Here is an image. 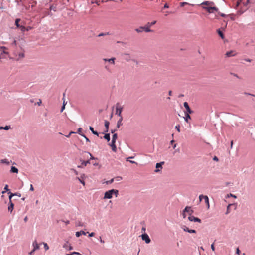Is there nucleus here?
Returning a JSON list of instances; mask_svg holds the SVG:
<instances>
[{
  "mask_svg": "<svg viewBox=\"0 0 255 255\" xmlns=\"http://www.w3.org/2000/svg\"><path fill=\"white\" fill-rule=\"evenodd\" d=\"M13 58L16 60L19 61L25 57V50L21 46L16 47L15 49L13 52Z\"/></svg>",
  "mask_w": 255,
  "mask_h": 255,
  "instance_id": "obj_1",
  "label": "nucleus"
},
{
  "mask_svg": "<svg viewBox=\"0 0 255 255\" xmlns=\"http://www.w3.org/2000/svg\"><path fill=\"white\" fill-rule=\"evenodd\" d=\"M114 195L116 197H118L119 195V191L117 189H111L109 190L104 193V196L103 197L104 199H111L113 197V195Z\"/></svg>",
  "mask_w": 255,
  "mask_h": 255,
  "instance_id": "obj_2",
  "label": "nucleus"
},
{
  "mask_svg": "<svg viewBox=\"0 0 255 255\" xmlns=\"http://www.w3.org/2000/svg\"><path fill=\"white\" fill-rule=\"evenodd\" d=\"M203 9L206 10L209 13H212L215 11L217 12L218 11V8L215 6V5L211 6H203Z\"/></svg>",
  "mask_w": 255,
  "mask_h": 255,
  "instance_id": "obj_3",
  "label": "nucleus"
},
{
  "mask_svg": "<svg viewBox=\"0 0 255 255\" xmlns=\"http://www.w3.org/2000/svg\"><path fill=\"white\" fill-rule=\"evenodd\" d=\"M8 193L10 194V195L9 196V205L8 207V210L9 211L11 212L12 211V210H13V208H14V204H13V203H12V202L11 201V198L12 196H13L14 195H17V194H13V193H11L10 192H9Z\"/></svg>",
  "mask_w": 255,
  "mask_h": 255,
  "instance_id": "obj_4",
  "label": "nucleus"
},
{
  "mask_svg": "<svg viewBox=\"0 0 255 255\" xmlns=\"http://www.w3.org/2000/svg\"><path fill=\"white\" fill-rule=\"evenodd\" d=\"M123 110V108L121 107L119 104H117L116 107V114L118 115L119 117L122 116V112Z\"/></svg>",
  "mask_w": 255,
  "mask_h": 255,
  "instance_id": "obj_5",
  "label": "nucleus"
},
{
  "mask_svg": "<svg viewBox=\"0 0 255 255\" xmlns=\"http://www.w3.org/2000/svg\"><path fill=\"white\" fill-rule=\"evenodd\" d=\"M116 60V58L115 57H112L110 59L107 58H103V61L106 62H108L109 64L112 65H115V61Z\"/></svg>",
  "mask_w": 255,
  "mask_h": 255,
  "instance_id": "obj_6",
  "label": "nucleus"
},
{
  "mask_svg": "<svg viewBox=\"0 0 255 255\" xmlns=\"http://www.w3.org/2000/svg\"><path fill=\"white\" fill-rule=\"evenodd\" d=\"M200 5L203 7V6H214V5H215V3L212 1H206L202 2Z\"/></svg>",
  "mask_w": 255,
  "mask_h": 255,
  "instance_id": "obj_7",
  "label": "nucleus"
},
{
  "mask_svg": "<svg viewBox=\"0 0 255 255\" xmlns=\"http://www.w3.org/2000/svg\"><path fill=\"white\" fill-rule=\"evenodd\" d=\"M142 239L145 241V243L148 244L150 242L151 240L148 235L147 234H144L141 235Z\"/></svg>",
  "mask_w": 255,
  "mask_h": 255,
  "instance_id": "obj_8",
  "label": "nucleus"
},
{
  "mask_svg": "<svg viewBox=\"0 0 255 255\" xmlns=\"http://www.w3.org/2000/svg\"><path fill=\"white\" fill-rule=\"evenodd\" d=\"M188 219L189 221H194V222H199V223H201V220L197 218V217H195L192 215L191 216H189L188 217Z\"/></svg>",
  "mask_w": 255,
  "mask_h": 255,
  "instance_id": "obj_9",
  "label": "nucleus"
},
{
  "mask_svg": "<svg viewBox=\"0 0 255 255\" xmlns=\"http://www.w3.org/2000/svg\"><path fill=\"white\" fill-rule=\"evenodd\" d=\"M86 178V176L84 174L81 175L80 177H77L76 179H78L80 183H81L84 186L85 185V183L84 181L85 178Z\"/></svg>",
  "mask_w": 255,
  "mask_h": 255,
  "instance_id": "obj_10",
  "label": "nucleus"
},
{
  "mask_svg": "<svg viewBox=\"0 0 255 255\" xmlns=\"http://www.w3.org/2000/svg\"><path fill=\"white\" fill-rule=\"evenodd\" d=\"M184 105V107L185 108L186 111H187V113H189V114H191L193 113V111L190 109L189 105H188V104L187 102H185L183 104Z\"/></svg>",
  "mask_w": 255,
  "mask_h": 255,
  "instance_id": "obj_11",
  "label": "nucleus"
},
{
  "mask_svg": "<svg viewBox=\"0 0 255 255\" xmlns=\"http://www.w3.org/2000/svg\"><path fill=\"white\" fill-rule=\"evenodd\" d=\"M7 48L4 46H0V52H1L0 54L2 56L3 54H8V52L6 51Z\"/></svg>",
  "mask_w": 255,
  "mask_h": 255,
  "instance_id": "obj_12",
  "label": "nucleus"
},
{
  "mask_svg": "<svg viewBox=\"0 0 255 255\" xmlns=\"http://www.w3.org/2000/svg\"><path fill=\"white\" fill-rule=\"evenodd\" d=\"M184 212H187L189 214V216H191V214L193 213V211L190 207L186 206L183 210Z\"/></svg>",
  "mask_w": 255,
  "mask_h": 255,
  "instance_id": "obj_13",
  "label": "nucleus"
},
{
  "mask_svg": "<svg viewBox=\"0 0 255 255\" xmlns=\"http://www.w3.org/2000/svg\"><path fill=\"white\" fill-rule=\"evenodd\" d=\"M116 141L112 140V142L109 144V145L112 147V149L114 152H116L117 147L115 144Z\"/></svg>",
  "mask_w": 255,
  "mask_h": 255,
  "instance_id": "obj_14",
  "label": "nucleus"
},
{
  "mask_svg": "<svg viewBox=\"0 0 255 255\" xmlns=\"http://www.w3.org/2000/svg\"><path fill=\"white\" fill-rule=\"evenodd\" d=\"M164 164V162H161L160 163H157L156 164V169L155 170V172H158L160 171L159 168H162V165Z\"/></svg>",
  "mask_w": 255,
  "mask_h": 255,
  "instance_id": "obj_15",
  "label": "nucleus"
},
{
  "mask_svg": "<svg viewBox=\"0 0 255 255\" xmlns=\"http://www.w3.org/2000/svg\"><path fill=\"white\" fill-rule=\"evenodd\" d=\"M20 29L21 31L24 32L25 31H29L32 29V27L28 26L27 27H25L24 26H21L20 27Z\"/></svg>",
  "mask_w": 255,
  "mask_h": 255,
  "instance_id": "obj_16",
  "label": "nucleus"
},
{
  "mask_svg": "<svg viewBox=\"0 0 255 255\" xmlns=\"http://www.w3.org/2000/svg\"><path fill=\"white\" fill-rule=\"evenodd\" d=\"M236 55V53L234 51H228L226 53V55L227 57L234 56Z\"/></svg>",
  "mask_w": 255,
  "mask_h": 255,
  "instance_id": "obj_17",
  "label": "nucleus"
},
{
  "mask_svg": "<svg viewBox=\"0 0 255 255\" xmlns=\"http://www.w3.org/2000/svg\"><path fill=\"white\" fill-rule=\"evenodd\" d=\"M63 248L67 249V250H71L73 249V247L72 246H71L69 244H68V243L65 244L63 245Z\"/></svg>",
  "mask_w": 255,
  "mask_h": 255,
  "instance_id": "obj_18",
  "label": "nucleus"
},
{
  "mask_svg": "<svg viewBox=\"0 0 255 255\" xmlns=\"http://www.w3.org/2000/svg\"><path fill=\"white\" fill-rule=\"evenodd\" d=\"M122 121H123V117L121 116V117H120V118L117 122V128H119V127L123 125Z\"/></svg>",
  "mask_w": 255,
  "mask_h": 255,
  "instance_id": "obj_19",
  "label": "nucleus"
},
{
  "mask_svg": "<svg viewBox=\"0 0 255 255\" xmlns=\"http://www.w3.org/2000/svg\"><path fill=\"white\" fill-rule=\"evenodd\" d=\"M104 125H105V127L106 128V129L104 131L105 132H107L109 130V127L110 123L108 121L105 120Z\"/></svg>",
  "mask_w": 255,
  "mask_h": 255,
  "instance_id": "obj_20",
  "label": "nucleus"
},
{
  "mask_svg": "<svg viewBox=\"0 0 255 255\" xmlns=\"http://www.w3.org/2000/svg\"><path fill=\"white\" fill-rule=\"evenodd\" d=\"M204 201L205 203L206 204L207 208L209 209L210 207V204H209V198L207 196H205L204 197Z\"/></svg>",
  "mask_w": 255,
  "mask_h": 255,
  "instance_id": "obj_21",
  "label": "nucleus"
},
{
  "mask_svg": "<svg viewBox=\"0 0 255 255\" xmlns=\"http://www.w3.org/2000/svg\"><path fill=\"white\" fill-rule=\"evenodd\" d=\"M86 233L83 231H80L79 232H76L75 233V235L77 237H80L81 235H85Z\"/></svg>",
  "mask_w": 255,
  "mask_h": 255,
  "instance_id": "obj_22",
  "label": "nucleus"
},
{
  "mask_svg": "<svg viewBox=\"0 0 255 255\" xmlns=\"http://www.w3.org/2000/svg\"><path fill=\"white\" fill-rule=\"evenodd\" d=\"M33 248H34L33 249L35 250H38L39 248V246L38 244L37 243V242L36 241L33 242Z\"/></svg>",
  "mask_w": 255,
  "mask_h": 255,
  "instance_id": "obj_23",
  "label": "nucleus"
},
{
  "mask_svg": "<svg viewBox=\"0 0 255 255\" xmlns=\"http://www.w3.org/2000/svg\"><path fill=\"white\" fill-rule=\"evenodd\" d=\"M10 172L12 173H17L18 172V169L14 166H12L11 167Z\"/></svg>",
  "mask_w": 255,
  "mask_h": 255,
  "instance_id": "obj_24",
  "label": "nucleus"
},
{
  "mask_svg": "<svg viewBox=\"0 0 255 255\" xmlns=\"http://www.w3.org/2000/svg\"><path fill=\"white\" fill-rule=\"evenodd\" d=\"M143 30H144L146 32H151V30L150 29V27L146 24L145 26H143Z\"/></svg>",
  "mask_w": 255,
  "mask_h": 255,
  "instance_id": "obj_25",
  "label": "nucleus"
},
{
  "mask_svg": "<svg viewBox=\"0 0 255 255\" xmlns=\"http://www.w3.org/2000/svg\"><path fill=\"white\" fill-rule=\"evenodd\" d=\"M89 129H90V130L91 131V132H92L94 134H95V135H96L98 136V135H99L98 133L96 131H95V130H94V128H93V127H89Z\"/></svg>",
  "mask_w": 255,
  "mask_h": 255,
  "instance_id": "obj_26",
  "label": "nucleus"
},
{
  "mask_svg": "<svg viewBox=\"0 0 255 255\" xmlns=\"http://www.w3.org/2000/svg\"><path fill=\"white\" fill-rule=\"evenodd\" d=\"M189 113L185 114V120L186 122H188V120L191 119V117Z\"/></svg>",
  "mask_w": 255,
  "mask_h": 255,
  "instance_id": "obj_27",
  "label": "nucleus"
},
{
  "mask_svg": "<svg viewBox=\"0 0 255 255\" xmlns=\"http://www.w3.org/2000/svg\"><path fill=\"white\" fill-rule=\"evenodd\" d=\"M10 126H6L5 127H0V129L1 130V129H4V130H9L10 128Z\"/></svg>",
  "mask_w": 255,
  "mask_h": 255,
  "instance_id": "obj_28",
  "label": "nucleus"
},
{
  "mask_svg": "<svg viewBox=\"0 0 255 255\" xmlns=\"http://www.w3.org/2000/svg\"><path fill=\"white\" fill-rule=\"evenodd\" d=\"M185 5H192V6H194V4H189V3H188L187 2H180V5L181 7H183Z\"/></svg>",
  "mask_w": 255,
  "mask_h": 255,
  "instance_id": "obj_29",
  "label": "nucleus"
},
{
  "mask_svg": "<svg viewBox=\"0 0 255 255\" xmlns=\"http://www.w3.org/2000/svg\"><path fill=\"white\" fill-rule=\"evenodd\" d=\"M104 138L107 140L108 141H109L110 140V136L109 133H106L105 134Z\"/></svg>",
  "mask_w": 255,
  "mask_h": 255,
  "instance_id": "obj_30",
  "label": "nucleus"
},
{
  "mask_svg": "<svg viewBox=\"0 0 255 255\" xmlns=\"http://www.w3.org/2000/svg\"><path fill=\"white\" fill-rule=\"evenodd\" d=\"M90 160L87 161H83L82 163V165H83V166H86L88 164H90Z\"/></svg>",
  "mask_w": 255,
  "mask_h": 255,
  "instance_id": "obj_31",
  "label": "nucleus"
},
{
  "mask_svg": "<svg viewBox=\"0 0 255 255\" xmlns=\"http://www.w3.org/2000/svg\"><path fill=\"white\" fill-rule=\"evenodd\" d=\"M20 21V19L17 18L15 20V25L17 26V27L19 28H20V27L22 26V25H20V24H19V22Z\"/></svg>",
  "mask_w": 255,
  "mask_h": 255,
  "instance_id": "obj_32",
  "label": "nucleus"
},
{
  "mask_svg": "<svg viewBox=\"0 0 255 255\" xmlns=\"http://www.w3.org/2000/svg\"><path fill=\"white\" fill-rule=\"evenodd\" d=\"M135 30L138 33H140L143 31V26H141L138 28H136L135 29Z\"/></svg>",
  "mask_w": 255,
  "mask_h": 255,
  "instance_id": "obj_33",
  "label": "nucleus"
},
{
  "mask_svg": "<svg viewBox=\"0 0 255 255\" xmlns=\"http://www.w3.org/2000/svg\"><path fill=\"white\" fill-rule=\"evenodd\" d=\"M234 205V204H229L228 206H227V211H226V214H228L230 213V207L231 206H233Z\"/></svg>",
  "mask_w": 255,
  "mask_h": 255,
  "instance_id": "obj_34",
  "label": "nucleus"
},
{
  "mask_svg": "<svg viewBox=\"0 0 255 255\" xmlns=\"http://www.w3.org/2000/svg\"><path fill=\"white\" fill-rule=\"evenodd\" d=\"M156 23V21H154L152 22H148L146 25H147V26L148 27H149L150 28L153 25H154L155 23Z\"/></svg>",
  "mask_w": 255,
  "mask_h": 255,
  "instance_id": "obj_35",
  "label": "nucleus"
},
{
  "mask_svg": "<svg viewBox=\"0 0 255 255\" xmlns=\"http://www.w3.org/2000/svg\"><path fill=\"white\" fill-rule=\"evenodd\" d=\"M66 255H81V254L78 252H73L71 254H67Z\"/></svg>",
  "mask_w": 255,
  "mask_h": 255,
  "instance_id": "obj_36",
  "label": "nucleus"
},
{
  "mask_svg": "<svg viewBox=\"0 0 255 255\" xmlns=\"http://www.w3.org/2000/svg\"><path fill=\"white\" fill-rule=\"evenodd\" d=\"M118 138V135L117 133H114L112 136V140L116 141Z\"/></svg>",
  "mask_w": 255,
  "mask_h": 255,
  "instance_id": "obj_37",
  "label": "nucleus"
},
{
  "mask_svg": "<svg viewBox=\"0 0 255 255\" xmlns=\"http://www.w3.org/2000/svg\"><path fill=\"white\" fill-rule=\"evenodd\" d=\"M11 46H15V47H17V42H16V40L14 39L13 41L11 44Z\"/></svg>",
  "mask_w": 255,
  "mask_h": 255,
  "instance_id": "obj_38",
  "label": "nucleus"
},
{
  "mask_svg": "<svg viewBox=\"0 0 255 255\" xmlns=\"http://www.w3.org/2000/svg\"><path fill=\"white\" fill-rule=\"evenodd\" d=\"M109 32H107V33H100L99 35H98V37H101V36H106V35H109Z\"/></svg>",
  "mask_w": 255,
  "mask_h": 255,
  "instance_id": "obj_39",
  "label": "nucleus"
},
{
  "mask_svg": "<svg viewBox=\"0 0 255 255\" xmlns=\"http://www.w3.org/2000/svg\"><path fill=\"white\" fill-rule=\"evenodd\" d=\"M63 106L61 108V112H62L64 109H65V100L64 99V98H63Z\"/></svg>",
  "mask_w": 255,
  "mask_h": 255,
  "instance_id": "obj_40",
  "label": "nucleus"
},
{
  "mask_svg": "<svg viewBox=\"0 0 255 255\" xmlns=\"http://www.w3.org/2000/svg\"><path fill=\"white\" fill-rule=\"evenodd\" d=\"M4 191H2V193H4L6 191H8L9 190L8 189V186L7 185H6L4 188Z\"/></svg>",
  "mask_w": 255,
  "mask_h": 255,
  "instance_id": "obj_41",
  "label": "nucleus"
},
{
  "mask_svg": "<svg viewBox=\"0 0 255 255\" xmlns=\"http://www.w3.org/2000/svg\"><path fill=\"white\" fill-rule=\"evenodd\" d=\"M44 248L45 249V250H48L49 249V246H48L47 244L46 243H43Z\"/></svg>",
  "mask_w": 255,
  "mask_h": 255,
  "instance_id": "obj_42",
  "label": "nucleus"
},
{
  "mask_svg": "<svg viewBox=\"0 0 255 255\" xmlns=\"http://www.w3.org/2000/svg\"><path fill=\"white\" fill-rule=\"evenodd\" d=\"M218 33L219 35L220 36V37H221V38L223 39L224 35H223V33L220 30H218Z\"/></svg>",
  "mask_w": 255,
  "mask_h": 255,
  "instance_id": "obj_43",
  "label": "nucleus"
},
{
  "mask_svg": "<svg viewBox=\"0 0 255 255\" xmlns=\"http://www.w3.org/2000/svg\"><path fill=\"white\" fill-rule=\"evenodd\" d=\"M182 228L183 229V230L184 231H186V232H188V231H189V228L188 227H187L186 226H184L182 227Z\"/></svg>",
  "mask_w": 255,
  "mask_h": 255,
  "instance_id": "obj_44",
  "label": "nucleus"
},
{
  "mask_svg": "<svg viewBox=\"0 0 255 255\" xmlns=\"http://www.w3.org/2000/svg\"><path fill=\"white\" fill-rule=\"evenodd\" d=\"M205 195H200L199 197V201L201 202L203 199H204Z\"/></svg>",
  "mask_w": 255,
  "mask_h": 255,
  "instance_id": "obj_45",
  "label": "nucleus"
},
{
  "mask_svg": "<svg viewBox=\"0 0 255 255\" xmlns=\"http://www.w3.org/2000/svg\"><path fill=\"white\" fill-rule=\"evenodd\" d=\"M175 128L177 129V130L178 131V132H180V125H178L176 126H175Z\"/></svg>",
  "mask_w": 255,
  "mask_h": 255,
  "instance_id": "obj_46",
  "label": "nucleus"
},
{
  "mask_svg": "<svg viewBox=\"0 0 255 255\" xmlns=\"http://www.w3.org/2000/svg\"><path fill=\"white\" fill-rule=\"evenodd\" d=\"M196 232V230L193 229H189L188 233H195Z\"/></svg>",
  "mask_w": 255,
  "mask_h": 255,
  "instance_id": "obj_47",
  "label": "nucleus"
},
{
  "mask_svg": "<svg viewBox=\"0 0 255 255\" xmlns=\"http://www.w3.org/2000/svg\"><path fill=\"white\" fill-rule=\"evenodd\" d=\"M227 16H229L230 19L232 20H234V15L233 14H229L228 15H227Z\"/></svg>",
  "mask_w": 255,
  "mask_h": 255,
  "instance_id": "obj_48",
  "label": "nucleus"
},
{
  "mask_svg": "<svg viewBox=\"0 0 255 255\" xmlns=\"http://www.w3.org/2000/svg\"><path fill=\"white\" fill-rule=\"evenodd\" d=\"M241 0H238V1L237 2V3H236V7H235V8H237V7L239 6V5H240V2H241Z\"/></svg>",
  "mask_w": 255,
  "mask_h": 255,
  "instance_id": "obj_49",
  "label": "nucleus"
},
{
  "mask_svg": "<svg viewBox=\"0 0 255 255\" xmlns=\"http://www.w3.org/2000/svg\"><path fill=\"white\" fill-rule=\"evenodd\" d=\"M250 2V0H247V1H246V2H244L243 4H244V5L245 6H247L248 4Z\"/></svg>",
  "mask_w": 255,
  "mask_h": 255,
  "instance_id": "obj_50",
  "label": "nucleus"
},
{
  "mask_svg": "<svg viewBox=\"0 0 255 255\" xmlns=\"http://www.w3.org/2000/svg\"><path fill=\"white\" fill-rule=\"evenodd\" d=\"M228 197H233L234 198H237L236 196H235V195H233V194H232L231 193H230V194H228Z\"/></svg>",
  "mask_w": 255,
  "mask_h": 255,
  "instance_id": "obj_51",
  "label": "nucleus"
},
{
  "mask_svg": "<svg viewBox=\"0 0 255 255\" xmlns=\"http://www.w3.org/2000/svg\"><path fill=\"white\" fill-rule=\"evenodd\" d=\"M114 181V179H112L111 180H109V181H107L106 182V183L107 184H111L112 183H113Z\"/></svg>",
  "mask_w": 255,
  "mask_h": 255,
  "instance_id": "obj_52",
  "label": "nucleus"
},
{
  "mask_svg": "<svg viewBox=\"0 0 255 255\" xmlns=\"http://www.w3.org/2000/svg\"><path fill=\"white\" fill-rule=\"evenodd\" d=\"M88 154H89V155L90 156V159L93 160V159H95V157H94L92 156V155L90 153L88 152Z\"/></svg>",
  "mask_w": 255,
  "mask_h": 255,
  "instance_id": "obj_53",
  "label": "nucleus"
},
{
  "mask_svg": "<svg viewBox=\"0 0 255 255\" xmlns=\"http://www.w3.org/2000/svg\"><path fill=\"white\" fill-rule=\"evenodd\" d=\"M82 136H83L86 139V141L90 142L89 139L84 135L81 134Z\"/></svg>",
  "mask_w": 255,
  "mask_h": 255,
  "instance_id": "obj_54",
  "label": "nucleus"
},
{
  "mask_svg": "<svg viewBox=\"0 0 255 255\" xmlns=\"http://www.w3.org/2000/svg\"><path fill=\"white\" fill-rule=\"evenodd\" d=\"M211 249H212L213 251H215V247H214V243L211 245Z\"/></svg>",
  "mask_w": 255,
  "mask_h": 255,
  "instance_id": "obj_55",
  "label": "nucleus"
},
{
  "mask_svg": "<svg viewBox=\"0 0 255 255\" xmlns=\"http://www.w3.org/2000/svg\"><path fill=\"white\" fill-rule=\"evenodd\" d=\"M82 130V129L81 128H79L78 129V133H79L81 135V134L80 133L81 132Z\"/></svg>",
  "mask_w": 255,
  "mask_h": 255,
  "instance_id": "obj_56",
  "label": "nucleus"
},
{
  "mask_svg": "<svg viewBox=\"0 0 255 255\" xmlns=\"http://www.w3.org/2000/svg\"><path fill=\"white\" fill-rule=\"evenodd\" d=\"M186 212H184V211H183V213H182V216L183 217V218H185L186 217Z\"/></svg>",
  "mask_w": 255,
  "mask_h": 255,
  "instance_id": "obj_57",
  "label": "nucleus"
},
{
  "mask_svg": "<svg viewBox=\"0 0 255 255\" xmlns=\"http://www.w3.org/2000/svg\"><path fill=\"white\" fill-rule=\"evenodd\" d=\"M95 235V233L94 232H92L89 234V237H93Z\"/></svg>",
  "mask_w": 255,
  "mask_h": 255,
  "instance_id": "obj_58",
  "label": "nucleus"
},
{
  "mask_svg": "<svg viewBox=\"0 0 255 255\" xmlns=\"http://www.w3.org/2000/svg\"><path fill=\"white\" fill-rule=\"evenodd\" d=\"M240 251L239 248H237L236 249V254L240 255Z\"/></svg>",
  "mask_w": 255,
  "mask_h": 255,
  "instance_id": "obj_59",
  "label": "nucleus"
},
{
  "mask_svg": "<svg viewBox=\"0 0 255 255\" xmlns=\"http://www.w3.org/2000/svg\"><path fill=\"white\" fill-rule=\"evenodd\" d=\"M77 225L79 226H83V224L82 222H79L77 224Z\"/></svg>",
  "mask_w": 255,
  "mask_h": 255,
  "instance_id": "obj_60",
  "label": "nucleus"
},
{
  "mask_svg": "<svg viewBox=\"0 0 255 255\" xmlns=\"http://www.w3.org/2000/svg\"><path fill=\"white\" fill-rule=\"evenodd\" d=\"M75 133V132L71 131V132H70L69 133V134H68V135H66V137H69L70 136V135H71L72 133Z\"/></svg>",
  "mask_w": 255,
  "mask_h": 255,
  "instance_id": "obj_61",
  "label": "nucleus"
},
{
  "mask_svg": "<svg viewBox=\"0 0 255 255\" xmlns=\"http://www.w3.org/2000/svg\"><path fill=\"white\" fill-rule=\"evenodd\" d=\"M30 190L32 191H34V188H33V187L32 184L30 185Z\"/></svg>",
  "mask_w": 255,
  "mask_h": 255,
  "instance_id": "obj_62",
  "label": "nucleus"
},
{
  "mask_svg": "<svg viewBox=\"0 0 255 255\" xmlns=\"http://www.w3.org/2000/svg\"><path fill=\"white\" fill-rule=\"evenodd\" d=\"M105 69L106 70H108V71L109 70V68L108 66V65H105Z\"/></svg>",
  "mask_w": 255,
  "mask_h": 255,
  "instance_id": "obj_63",
  "label": "nucleus"
},
{
  "mask_svg": "<svg viewBox=\"0 0 255 255\" xmlns=\"http://www.w3.org/2000/svg\"><path fill=\"white\" fill-rule=\"evenodd\" d=\"M35 251V250L33 249L31 251V252L29 253V254H30V255H32V254H33Z\"/></svg>",
  "mask_w": 255,
  "mask_h": 255,
  "instance_id": "obj_64",
  "label": "nucleus"
}]
</instances>
